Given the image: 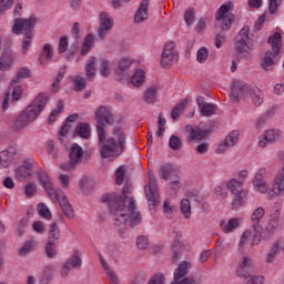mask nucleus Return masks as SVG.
<instances>
[{
  "mask_svg": "<svg viewBox=\"0 0 284 284\" xmlns=\"http://www.w3.org/2000/svg\"><path fill=\"white\" fill-rule=\"evenodd\" d=\"M132 185L125 183L123 186L122 195L111 194L103 197V202L109 204V211L114 217V229L122 235L126 226L134 229L141 224L142 216L136 210V201L134 197H129ZM128 201V205H126Z\"/></svg>",
  "mask_w": 284,
  "mask_h": 284,
  "instance_id": "1",
  "label": "nucleus"
},
{
  "mask_svg": "<svg viewBox=\"0 0 284 284\" xmlns=\"http://www.w3.org/2000/svg\"><path fill=\"white\" fill-rule=\"evenodd\" d=\"M49 95L47 93H40L32 102L22 111L13 123L14 130L21 132L27 125L33 123L38 119L39 114L43 112L47 103L49 102Z\"/></svg>",
  "mask_w": 284,
  "mask_h": 284,
  "instance_id": "2",
  "label": "nucleus"
},
{
  "mask_svg": "<svg viewBox=\"0 0 284 284\" xmlns=\"http://www.w3.org/2000/svg\"><path fill=\"white\" fill-rule=\"evenodd\" d=\"M38 178L40 181V185L44 187V190L48 193V195L50 196L51 201L53 203H59L63 214L69 220H73V217H74L73 209L71 207V205H70L67 196L62 192V190H60V189L55 190L53 187V184L45 171L40 170L38 172Z\"/></svg>",
  "mask_w": 284,
  "mask_h": 284,
  "instance_id": "3",
  "label": "nucleus"
},
{
  "mask_svg": "<svg viewBox=\"0 0 284 284\" xmlns=\"http://www.w3.org/2000/svg\"><path fill=\"white\" fill-rule=\"evenodd\" d=\"M37 19L30 17L29 19H17L14 20V24L12 27V32L16 34L24 33L21 52L26 54L32 43L33 37L31 33V29L36 26Z\"/></svg>",
  "mask_w": 284,
  "mask_h": 284,
  "instance_id": "4",
  "label": "nucleus"
},
{
  "mask_svg": "<svg viewBox=\"0 0 284 284\" xmlns=\"http://www.w3.org/2000/svg\"><path fill=\"white\" fill-rule=\"evenodd\" d=\"M95 121H97V134L99 143H104L106 139V131L104 125H113L115 123L114 116L108 106H99L95 110Z\"/></svg>",
  "mask_w": 284,
  "mask_h": 284,
  "instance_id": "5",
  "label": "nucleus"
},
{
  "mask_svg": "<svg viewBox=\"0 0 284 284\" xmlns=\"http://www.w3.org/2000/svg\"><path fill=\"white\" fill-rule=\"evenodd\" d=\"M253 47V38L250 36V28L245 26L239 33L235 43L236 53L240 59L247 58Z\"/></svg>",
  "mask_w": 284,
  "mask_h": 284,
  "instance_id": "6",
  "label": "nucleus"
},
{
  "mask_svg": "<svg viewBox=\"0 0 284 284\" xmlns=\"http://www.w3.org/2000/svg\"><path fill=\"white\" fill-rule=\"evenodd\" d=\"M268 42L272 45L271 51H267L264 60L262 62V67L264 70L270 71L271 67L274 63V58H276L280 54L281 48H282V36L281 33L276 32L273 36L268 38Z\"/></svg>",
  "mask_w": 284,
  "mask_h": 284,
  "instance_id": "7",
  "label": "nucleus"
},
{
  "mask_svg": "<svg viewBox=\"0 0 284 284\" xmlns=\"http://www.w3.org/2000/svg\"><path fill=\"white\" fill-rule=\"evenodd\" d=\"M233 2H227L217 9L215 18L220 22L223 31H227L235 20V17L231 14V11H233Z\"/></svg>",
  "mask_w": 284,
  "mask_h": 284,
  "instance_id": "8",
  "label": "nucleus"
},
{
  "mask_svg": "<svg viewBox=\"0 0 284 284\" xmlns=\"http://www.w3.org/2000/svg\"><path fill=\"white\" fill-rule=\"evenodd\" d=\"M144 190L150 211H152L158 206L159 203V186L152 172H149V185H146Z\"/></svg>",
  "mask_w": 284,
  "mask_h": 284,
  "instance_id": "9",
  "label": "nucleus"
},
{
  "mask_svg": "<svg viewBox=\"0 0 284 284\" xmlns=\"http://www.w3.org/2000/svg\"><path fill=\"white\" fill-rule=\"evenodd\" d=\"M69 159L70 161L61 164V170H63L64 172H71V170H74L78 163H81L83 159L82 148L78 144H72L69 150Z\"/></svg>",
  "mask_w": 284,
  "mask_h": 284,
  "instance_id": "10",
  "label": "nucleus"
},
{
  "mask_svg": "<svg viewBox=\"0 0 284 284\" xmlns=\"http://www.w3.org/2000/svg\"><path fill=\"white\" fill-rule=\"evenodd\" d=\"M124 149L123 143H105L101 145L100 154L108 161H115V159L124 152Z\"/></svg>",
  "mask_w": 284,
  "mask_h": 284,
  "instance_id": "11",
  "label": "nucleus"
},
{
  "mask_svg": "<svg viewBox=\"0 0 284 284\" xmlns=\"http://www.w3.org/2000/svg\"><path fill=\"white\" fill-rule=\"evenodd\" d=\"M114 20L108 12H101L99 16V27L97 30L100 40H103L113 29Z\"/></svg>",
  "mask_w": 284,
  "mask_h": 284,
  "instance_id": "12",
  "label": "nucleus"
},
{
  "mask_svg": "<svg viewBox=\"0 0 284 284\" xmlns=\"http://www.w3.org/2000/svg\"><path fill=\"white\" fill-rule=\"evenodd\" d=\"M276 196H284V166L275 175L273 184L268 190V199H276Z\"/></svg>",
  "mask_w": 284,
  "mask_h": 284,
  "instance_id": "13",
  "label": "nucleus"
},
{
  "mask_svg": "<svg viewBox=\"0 0 284 284\" xmlns=\"http://www.w3.org/2000/svg\"><path fill=\"white\" fill-rule=\"evenodd\" d=\"M82 267V254L80 251H75L74 254L67 260L62 265L61 276L67 277L69 272L74 270H80Z\"/></svg>",
  "mask_w": 284,
  "mask_h": 284,
  "instance_id": "14",
  "label": "nucleus"
},
{
  "mask_svg": "<svg viewBox=\"0 0 284 284\" xmlns=\"http://www.w3.org/2000/svg\"><path fill=\"white\" fill-rule=\"evenodd\" d=\"M178 59H179V55L175 50V44L173 42H168L165 44V48H164V51H163L162 58H161L162 67H168V65L176 62Z\"/></svg>",
  "mask_w": 284,
  "mask_h": 284,
  "instance_id": "15",
  "label": "nucleus"
},
{
  "mask_svg": "<svg viewBox=\"0 0 284 284\" xmlns=\"http://www.w3.org/2000/svg\"><path fill=\"white\" fill-rule=\"evenodd\" d=\"M21 154L17 151V146H10L0 153V170L3 168H10L14 159H19Z\"/></svg>",
  "mask_w": 284,
  "mask_h": 284,
  "instance_id": "16",
  "label": "nucleus"
},
{
  "mask_svg": "<svg viewBox=\"0 0 284 284\" xmlns=\"http://www.w3.org/2000/svg\"><path fill=\"white\" fill-rule=\"evenodd\" d=\"M261 242V235L254 234L252 235V232L246 230L239 242V248L240 251H243L246 246L254 247L258 245Z\"/></svg>",
  "mask_w": 284,
  "mask_h": 284,
  "instance_id": "17",
  "label": "nucleus"
},
{
  "mask_svg": "<svg viewBox=\"0 0 284 284\" xmlns=\"http://www.w3.org/2000/svg\"><path fill=\"white\" fill-rule=\"evenodd\" d=\"M280 216L281 211L278 209L272 211V213L267 216V222L265 225L266 233L274 234L282 226Z\"/></svg>",
  "mask_w": 284,
  "mask_h": 284,
  "instance_id": "18",
  "label": "nucleus"
},
{
  "mask_svg": "<svg viewBox=\"0 0 284 284\" xmlns=\"http://www.w3.org/2000/svg\"><path fill=\"white\" fill-rule=\"evenodd\" d=\"M186 139L191 143L192 141H203L206 139L209 131L200 126L186 125Z\"/></svg>",
  "mask_w": 284,
  "mask_h": 284,
  "instance_id": "19",
  "label": "nucleus"
},
{
  "mask_svg": "<svg viewBox=\"0 0 284 284\" xmlns=\"http://www.w3.org/2000/svg\"><path fill=\"white\" fill-rule=\"evenodd\" d=\"M265 216V209L263 206H257L253 210V213L251 215V224L252 229L255 231V233L261 234L263 229L261 226V222Z\"/></svg>",
  "mask_w": 284,
  "mask_h": 284,
  "instance_id": "20",
  "label": "nucleus"
},
{
  "mask_svg": "<svg viewBox=\"0 0 284 284\" xmlns=\"http://www.w3.org/2000/svg\"><path fill=\"white\" fill-rule=\"evenodd\" d=\"M246 84L245 82L241 80H235L232 85V94L231 99L234 103H237V101H241V99H244L246 94Z\"/></svg>",
  "mask_w": 284,
  "mask_h": 284,
  "instance_id": "21",
  "label": "nucleus"
},
{
  "mask_svg": "<svg viewBox=\"0 0 284 284\" xmlns=\"http://www.w3.org/2000/svg\"><path fill=\"white\" fill-rule=\"evenodd\" d=\"M254 271L253 262L250 257L243 256L239 263L237 275L240 278L250 276Z\"/></svg>",
  "mask_w": 284,
  "mask_h": 284,
  "instance_id": "22",
  "label": "nucleus"
},
{
  "mask_svg": "<svg viewBox=\"0 0 284 284\" xmlns=\"http://www.w3.org/2000/svg\"><path fill=\"white\" fill-rule=\"evenodd\" d=\"M12 65H14V52L6 49L0 57V71H10Z\"/></svg>",
  "mask_w": 284,
  "mask_h": 284,
  "instance_id": "23",
  "label": "nucleus"
},
{
  "mask_svg": "<svg viewBox=\"0 0 284 284\" xmlns=\"http://www.w3.org/2000/svg\"><path fill=\"white\" fill-rule=\"evenodd\" d=\"M24 163L26 165H21L16 169V179L20 181L29 179V176H31V168L36 165V161L33 159L26 160Z\"/></svg>",
  "mask_w": 284,
  "mask_h": 284,
  "instance_id": "24",
  "label": "nucleus"
},
{
  "mask_svg": "<svg viewBox=\"0 0 284 284\" xmlns=\"http://www.w3.org/2000/svg\"><path fill=\"white\" fill-rule=\"evenodd\" d=\"M197 105L200 108V112L202 116H213L215 114L217 108L216 105L212 103L205 102V99L203 97H197L196 99Z\"/></svg>",
  "mask_w": 284,
  "mask_h": 284,
  "instance_id": "25",
  "label": "nucleus"
},
{
  "mask_svg": "<svg viewBox=\"0 0 284 284\" xmlns=\"http://www.w3.org/2000/svg\"><path fill=\"white\" fill-rule=\"evenodd\" d=\"M242 222H243V220L241 217L231 219V220H229L227 223L223 220L220 223V227L224 234H231L240 227Z\"/></svg>",
  "mask_w": 284,
  "mask_h": 284,
  "instance_id": "26",
  "label": "nucleus"
},
{
  "mask_svg": "<svg viewBox=\"0 0 284 284\" xmlns=\"http://www.w3.org/2000/svg\"><path fill=\"white\" fill-rule=\"evenodd\" d=\"M97 62L98 59L95 57H90L84 64V73L85 79L88 81H93L97 77Z\"/></svg>",
  "mask_w": 284,
  "mask_h": 284,
  "instance_id": "27",
  "label": "nucleus"
},
{
  "mask_svg": "<svg viewBox=\"0 0 284 284\" xmlns=\"http://www.w3.org/2000/svg\"><path fill=\"white\" fill-rule=\"evenodd\" d=\"M84 139L85 141L91 136V126L87 122H81L77 125L73 132V139Z\"/></svg>",
  "mask_w": 284,
  "mask_h": 284,
  "instance_id": "28",
  "label": "nucleus"
},
{
  "mask_svg": "<svg viewBox=\"0 0 284 284\" xmlns=\"http://www.w3.org/2000/svg\"><path fill=\"white\" fill-rule=\"evenodd\" d=\"M233 195H234V199L232 202L233 210H239L247 203V200H248V191L247 190H243L237 193H233Z\"/></svg>",
  "mask_w": 284,
  "mask_h": 284,
  "instance_id": "29",
  "label": "nucleus"
},
{
  "mask_svg": "<svg viewBox=\"0 0 284 284\" xmlns=\"http://www.w3.org/2000/svg\"><path fill=\"white\" fill-rule=\"evenodd\" d=\"M262 136L265 143H276V141L282 139L283 133L278 129H267L263 132Z\"/></svg>",
  "mask_w": 284,
  "mask_h": 284,
  "instance_id": "30",
  "label": "nucleus"
},
{
  "mask_svg": "<svg viewBox=\"0 0 284 284\" xmlns=\"http://www.w3.org/2000/svg\"><path fill=\"white\" fill-rule=\"evenodd\" d=\"M192 268V264L187 261H183L174 270V282L182 280L189 274V271Z\"/></svg>",
  "mask_w": 284,
  "mask_h": 284,
  "instance_id": "31",
  "label": "nucleus"
},
{
  "mask_svg": "<svg viewBox=\"0 0 284 284\" xmlns=\"http://www.w3.org/2000/svg\"><path fill=\"white\" fill-rule=\"evenodd\" d=\"M148 9H149V1L143 0L134 16V21L136 23H141L149 18Z\"/></svg>",
  "mask_w": 284,
  "mask_h": 284,
  "instance_id": "32",
  "label": "nucleus"
},
{
  "mask_svg": "<svg viewBox=\"0 0 284 284\" xmlns=\"http://www.w3.org/2000/svg\"><path fill=\"white\" fill-rule=\"evenodd\" d=\"M77 119H78V114L77 113H74L72 115H69L67 118L65 124L59 131V134H58L59 141H61V142L65 141L67 134L71 130V124L70 123H74V121H77Z\"/></svg>",
  "mask_w": 284,
  "mask_h": 284,
  "instance_id": "33",
  "label": "nucleus"
},
{
  "mask_svg": "<svg viewBox=\"0 0 284 284\" xmlns=\"http://www.w3.org/2000/svg\"><path fill=\"white\" fill-rule=\"evenodd\" d=\"M158 94H159V88L156 85H152L148 88L143 95L144 103L152 105L156 101Z\"/></svg>",
  "mask_w": 284,
  "mask_h": 284,
  "instance_id": "34",
  "label": "nucleus"
},
{
  "mask_svg": "<svg viewBox=\"0 0 284 284\" xmlns=\"http://www.w3.org/2000/svg\"><path fill=\"white\" fill-rule=\"evenodd\" d=\"M163 214L168 220H173V217L178 214L176 206L173 205L169 199L163 202Z\"/></svg>",
  "mask_w": 284,
  "mask_h": 284,
  "instance_id": "35",
  "label": "nucleus"
},
{
  "mask_svg": "<svg viewBox=\"0 0 284 284\" xmlns=\"http://www.w3.org/2000/svg\"><path fill=\"white\" fill-rule=\"evenodd\" d=\"M243 180L231 179L226 182V187L230 190L232 194H236L237 192H243L245 189L243 187Z\"/></svg>",
  "mask_w": 284,
  "mask_h": 284,
  "instance_id": "36",
  "label": "nucleus"
},
{
  "mask_svg": "<svg viewBox=\"0 0 284 284\" xmlns=\"http://www.w3.org/2000/svg\"><path fill=\"white\" fill-rule=\"evenodd\" d=\"M100 260H101V265L103 266V270L106 273L108 280L112 284H119L120 280H119L118 275L115 274V272L110 268L109 264L102 257H100Z\"/></svg>",
  "mask_w": 284,
  "mask_h": 284,
  "instance_id": "37",
  "label": "nucleus"
},
{
  "mask_svg": "<svg viewBox=\"0 0 284 284\" xmlns=\"http://www.w3.org/2000/svg\"><path fill=\"white\" fill-rule=\"evenodd\" d=\"M48 60L52 61L53 60V48L51 44L47 43L43 45L42 53L39 58V62L41 64L45 63Z\"/></svg>",
  "mask_w": 284,
  "mask_h": 284,
  "instance_id": "38",
  "label": "nucleus"
},
{
  "mask_svg": "<svg viewBox=\"0 0 284 284\" xmlns=\"http://www.w3.org/2000/svg\"><path fill=\"white\" fill-rule=\"evenodd\" d=\"M31 77V71L27 67H22L17 70L16 78H13L10 82L11 85L19 83L21 79H27Z\"/></svg>",
  "mask_w": 284,
  "mask_h": 284,
  "instance_id": "39",
  "label": "nucleus"
},
{
  "mask_svg": "<svg viewBox=\"0 0 284 284\" xmlns=\"http://www.w3.org/2000/svg\"><path fill=\"white\" fill-rule=\"evenodd\" d=\"M94 47V36L92 33H89L85 39L84 42L82 44L81 51L80 53L82 55H87L91 49Z\"/></svg>",
  "mask_w": 284,
  "mask_h": 284,
  "instance_id": "40",
  "label": "nucleus"
},
{
  "mask_svg": "<svg viewBox=\"0 0 284 284\" xmlns=\"http://www.w3.org/2000/svg\"><path fill=\"white\" fill-rule=\"evenodd\" d=\"M145 81V72L142 69H138L133 77L131 78V83L135 87L139 88L141 87Z\"/></svg>",
  "mask_w": 284,
  "mask_h": 284,
  "instance_id": "41",
  "label": "nucleus"
},
{
  "mask_svg": "<svg viewBox=\"0 0 284 284\" xmlns=\"http://www.w3.org/2000/svg\"><path fill=\"white\" fill-rule=\"evenodd\" d=\"M60 230L57 225V223H52L50 225V229H49V239H48V242H52V243H55L58 244L59 243V240H60Z\"/></svg>",
  "mask_w": 284,
  "mask_h": 284,
  "instance_id": "42",
  "label": "nucleus"
},
{
  "mask_svg": "<svg viewBox=\"0 0 284 284\" xmlns=\"http://www.w3.org/2000/svg\"><path fill=\"white\" fill-rule=\"evenodd\" d=\"M126 135L121 128H114L113 136L111 138V143H125Z\"/></svg>",
  "mask_w": 284,
  "mask_h": 284,
  "instance_id": "43",
  "label": "nucleus"
},
{
  "mask_svg": "<svg viewBox=\"0 0 284 284\" xmlns=\"http://www.w3.org/2000/svg\"><path fill=\"white\" fill-rule=\"evenodd\" d=\"M254 190L268 195V184L265 180H253Z\"/></svg>",
  "mask_w": 284,
  "mask_h": 284,
  "instance_id": "44",
  "label": "nucleus"
},
{
  "mask_svg": "<svg viewBox=\"0 0 284 284\" xmlns=\"http://www.w3.org/2000/svg\"><path fill=\"white\" fill-rule=\"evenodd\" d=\"M99 71H100L102 77L108 78L111 73L110 62L105 59H100L99 60Z\"/></svg>",
  "mask_w": 284,
  "mask_h": 284,
  "instance_id": "45",
  "label": "nucleus"
},
{
  "mask_svg": "<svg viewBox=\"0 0 284 284\" xmlns=\"http://www.w3.org/2000/svg\"><path fill=\"white\" fill-rule=\"evenodd\" d=\"M37 245H38L37 241L26 242L24 245L19 250V255L20 256L29 255Z\"/></svg>",
  "mask_w": 284,
  "mask_h": 284,
  "instance_id": "46",
  "label": "nucleus"
},
{
  "mask_svg": "<svg viewBox=\"0 0 284 284\" xmlns=\"http://www.w3.org/2000/svg\"><path fill=\"white\" fill-rule=\"evenodd\" d=\"M281 246H282V242H281V241L276 242V243L272 246L271 252H270V253L267 254V256H266V263H267V264L274 263L275 257H276L277 252L280 251Z\"/></svg>",
  "mask_w": 284,
  "mask_h": 284,
  "instance_id": "47",
  "label": "nucleus"
},
{
  "mask_svg": "<svg viewBox=\"0 0 284 284\" xmlns=\"http://www.w3.org/2000/svg\"><path fill=\"white\" fill-rule=\"evenodd\" d=\"M181 213L183 214L185 220H190L192 212H191V202L187 199H183L181 201Z\"/></svg>",
  "mask_w": 284,
  "mask_h": 284,
  "instance_id": "48",
  "label": "nucleus"
},
{
  "mask_svg": "<svg viewBox=\"0 0 284 284\" xmlns=\"http://www.w3.org/2000/svg\"><path fill=\"white\" fill-rule=\"evenodd\" d=\"M243 282L242 284H263L264 283V277L261 275H247L242 277Z\"/></svg>",
  "mask_w": 284,
  "mask_h": 284,
  "instance_id": "49",
  "label": "nucleus"
},
{
  "mask_svg": "<svg viewBox=\"0 0 284 284\" xmlns=\"http://www.w3.org/2000/svg\"><path fill=\"white\" fill-rule=\"evenodd\" d=\"M172 172H173V166L171 164H163L160 166V176L164 181H169Z\"/></svg>",
  "mask_w": 284,
  "mask_h": 284,
  "instance_id": "50",
  "label": "nucleus"
},
{
  "mask_svg": "<svg viewBox=\"0 0 284 284\" xmlns=\"http://www.w3.org/2000/svg\"><path fill=\"white\" fill-rule=\"evenodd\" d=\"M252 101L256 108L262 105L264 99H263V93L261 92L260 89L254 88L253 93H252Z\"/></svg>",
  "mask_w": 284,
  "mask_h": 284,
  "instance_id": "51",
  "label": "nucleus"
},
{
  "mask_svg": "<svg viewBox=\"0 0 284 284\" xmlns=\"http://www.w3.org/2000/svg\"><path fill=\"white\" fill-rule=\"evenodd\" d=\"M73 84H74V90L77 92H82V90H84V88L87 87V79H84L81 75H77L73 79Z\"/></svg>",
  "mask_w": 284,
  "mask_h": 284,
  "instance_id": "52",
  "label": "nucleus"
},
{
  "mask_svg": "<svg viewBox=\"0 0 284 284\" xmlns=\"http://www.w3.org/2000/svg\"><path fill=\"white\" fill-rule=\"evenodd\" d=\"M165 125H166V120L163 118V114L160 113L159 121H158V131H156V136L159 139H162L166 129Z\"/></svg>",
  "mask_w": 284,
  "mask_h": 284,
  "instance_id": "53",
  "label": "nucleus"
},
{
  "mask_svg": "<svg viewBox=\"0 0 284 284\" xmlns=\"http://www.w3.org/2000/svg\"><path fill=\"white\" fill-rule=\"evenodd\" d=\"M38 213L41 219H44L48 221H50L52 217L50 210L43 203L38 204Z\"/></svg>",
  "mask_w": 284,
  "mask_h": 284,
  "instance_id": "54",
  "label": "nucleus"
},
{
  "mask_svg": "<svg viewBox=\"0 0 284 284\" xmlns=\"http://www.w3.org/2000/svg\"><path fill=\"white\" fill-rule=\"evenodd\" d=\"M24 194L28 199H32L37 194V184L34 182H29L24 187Z\"/></svg>",
  "mask_w": 284,
  "mask_h": 284,
  "instance_id": "55",
  "label": "nucleus"
},
{
  "mask_svg": "<svg viewBox=\"0 0 284 284\" xmlns=\"http://www.w3.org/2000/svg\"><path fill=\"white\" fill-rule=\"evenodd\" d=\"M63 106H64L63 102H61V101L58 102L57 109L52 110V112L50 113V116H49V123L50 124L54 123L58 114H60V112H62Z\"/></svg>",
  "mask_w": 284,
  "mask_h": 284,
  "instance_id": "56",
  "label": "nucleus"
},
{
  "mask_svg": "<svg viewBox=\"0 0 284 284\" xmlns=\"http://www.w3.org/2000/svg\"><path fill=\"white\" fill-rule=\"evenodd\" d=\"M181 248V241H172L171 250L173 252V262H178L180 260V251Z\"/></svg>",
  "mask_w": 284,
  "mask_h": 284,
  "instance_id": "57",
  "label": "nucleus"
},
{
  "mask_svg": "<svg viewBox=\"0 0 284 284\" xmlns=\"http://www.w3.org/2000/svg\"><path fill=\"white\" fill-rule=\"evenodd\" d=\"M209 58V50L205 47L199 49L196 53V60L200 63H204Z\"/></svg>",
  "mask_w": 284,
  "mask_h": 284,
  "instance_id": "58",
  "label": "nucleus"
},
{
  "mask_svg": "<svg viewBox=\"0 0 284 284\" xmlns=\"http://www.w3.org/2000/svg\"><path fill=\"white\" fill-rule=\"evenodd\" d=\"M241 133L239 130L232 131L226 138L224 143H239Z\"/></svg>",
  "mask_w": 284,
  "mask_h": 284,
  "instance_id": "59",
  "label": "nucleus"
},
{
  "mask_svg": "<svg viewBox=\"0 0 284 284\" xmlns=\"http://www.w3.org/2000/svg\"><path fill=\"white\" fill-rule=\"evenodd\" d=\"M28 224H29V220L27 217H23V219L20 220V222L18 223V226H17V234L19 236L24 235L26 227H27Z\"/></svg>",
  "mask_w": 284,
  "mask_h": 284,
  "instance_id": "60",
  "label": "nucleus"
},
{
  "mask_svg": "<svg viewBox=\"0 0 284 284\" xmlns=\"http://www.w3.org/2000/svg\"><path fill=\"white\" fill-rule=\"evenodd\" d=\"M136 246L141 251H145L149 247V239L145 235H141L136 240Z\"/></svg>",
  "mask_w": 284,
  "mask_h": 284,
  "instance_id": "61",
  "label": "nucleus"
},
{
  "mask_svg": "<svg viewBox=\"0 0 284 284\" xmlns=\"http://www.w3.org/2000/svg\"><path fill=\"white\" fill-rule=\"evenodd\" d=\"M58 243L48 242L45 247V253L49 258H52L57 255V247Z\"/></svg>",
  "mask_w": 284,
  "mask_h": 284,
  "instance_id": "62",
  "label": "nucleus"
},
{
  "mask_svg": "<svg viewBox=\"0 0 284 284\" xmlns=\"http://www.w3.org/2000/svg\"><path fill=\"white\" fill-rule=\"evenodd\" d=\"M55 273V266L52 264H49L43 270V277L48 281L52 280V276Z\"/></svg>",
  "mask_w": 284,
  "mask_h": 284,
  "instance_id": "63",
  "label": "nucleus"
},
{
  "mask_svg": "<svg viewBox=\"0 0 284 284\" xmlns=\"http://www.w3.org/2000/svg\"><path fill=\"white\" fill-rule=\"evenodd\" d=\"M149 284H165V276L162 273H156L149 281Z\"/></svg>",
  "mask_w": 284,
  "mask_h": 284,
  "instance_id": "64",
  "label": "nucleus"
}]
</instances>
